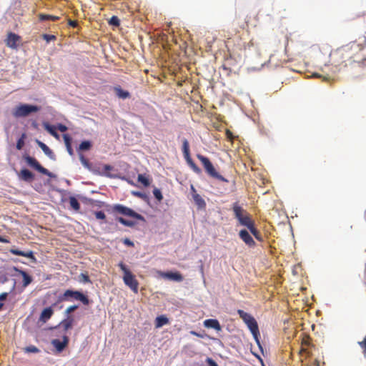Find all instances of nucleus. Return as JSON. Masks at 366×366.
<instances>
[{
  "mask_svg": "<svg viewBox=\"0 0 366 366\" xmlns=\"http://www.w3.org/2000/svg\"><path fill=\"white\" fill-rule=\"evenodd\" d=\"M63 139H64V144H65V146L66 148H67V147L71 146L72 139L68 134H64Z\"/></svg>",
  "mask_w": 366,
  "mask_h": 366,
  "instance_id": "37",
  "label": "nucleus"
},
{
  "mask_svg": "<svg viewBox=\"0 0 366 366\" xmlns=\"http://www.w3.org/2000/svg\"><path fill=\"white\" fill-rule=\"evenodd\" d=\"M42 38L44 39L47 43L50 42L51 41H55L56 39V37L55 35L52 34H42Z\"/></svg>",
  "mask_w": 366,
  "mask_h": 366,
  "instance_id": "36",
  "label": "nucleus"
},
{
  "mask_svg": "<svg viewBox=\"0 0 366 366\" xmlns=\"http://www.w3.org/2000/svg\"><path fill=\"white\" fill-rule=\"evenodd\" d=\"M18 175L20 178H23V169L19 170V172H18Z\"/></svg>",
  "mask_w": 366,
  "mask_h": 366,
  "instance_id": "56",
  "label": "nucleus"
},
{
  "mask_svg": "<svg viewBox=\"0 0 366 366\" xmlns=\"http://www.w3.org/2000/svg\"><path fill=\"white\" fill-rule=\"evenodd\" d=\"M24 159L30 167L36 170L41 174L51 177V172L46 168L43 167L34 157L28 156L25 157Z\"/></svg>",
  "mask_w": 366,
  "mask_h": 366,
  "instance_id": "8",
  "label": "nucleus"
},
{
  "mask_svg": "<svg viewBox=\"0 0 366 366\" xmlns=\"http://www.w3.org/2000/svg\"><path fill=\"white\" fill-rule=\"evenodd\" d=\"M34 174L29 169H24V182H32L34 179Z\"/></svg>",
  "mask_w": 366,
  "mask_h": 366,
  "instance_id": "31",
  "label": "nucleus"
},
{
  "mask_svg": "<svg viewBox=\"0 0 366 366\" xmlns=\"http://www.w3.org/2000/svg\"><path fill=\"white\" fill-rule=\"evenodd\" d=\"M68 24H69V26H71L73 28L76 27L77 25H78L77 21H74V20H71V19L69 20Z\"/></svg>",
  "mask_w": 366,
  "mask_h": 366,
  "instance_id": "51",
  "label": "nucleus"
},
{
  "mask_svg": "<svg viewBox=\"0 0 366 366\" xmlns=\"http://www.w3.org/2000/svg\"><path fill=\"white\" fill-rule=\"evenodd\" d=\"M239 237L249 247H254L256 246L254 240L247 229H241L239 232Z\"/></svg>",
  "mask_w": 366,
  "mask_h": 366,
  "instance_id": "11",
  "label": "nucleus"
},
{
  "mask_svg": "<svg viewBox=\"0 0 366 366\" xmlns=\"http://www.w3.org/2000/svg\"><path fill=\"white\" fill-rule=\"evenodd\" d=\"M347 48L346 52L347 55H345L346 59L349 64L353 62H359L362 59V51L363 50V46L356 42H351L347 45L342 46V49Z\"/></svg>",
  "mask_w": 366,
  "mask_h": 366,
  "instance_id": "1",
  "label": "nucleus"
},
{
  "mask_svg": "<svg viewBox=\"0 0 366 366\" xmlns=\"http://www.w3.org/2000/svg\"><path fill=\"white\" fill-rule=\"evenodd\" d=\"M116 220L120 222L122 224L127 226V227H134L135 224V222L131 220L126 219L122 217H119L116 218Z\"/></svg>",
  "mask_w": 366,
  "mask_h": 366,
  "instance_id": "29",
  "label": "nucleus"
},
{
  "mask_svg": "<svg viewBox=\"0 0 366 366\" xmlns=\"http://www.w3.org/2000/svg\"><path fill=\"white\" fill-rule=\"evenodd\" d=\"M232 210H233L234 217L238 220V222H239L241 220V219H242L244 217V214H247L248 213L241 206H239L237 202H234L233 204Z\"/></svg>",
  "mask_w": 366,
  "mask_h": 366,
  "instance_id": "12",
  "label": "nucleus"
},
{
  "mask_svg": "<svg viewBox=\"0 0 366 366\" xmlns=\"http://www.w3.org/2000/svg\"><path fill=\"white\" fill-rule=\"evenodd\" d=\"M123 243L127 245V246H129V247H134V242L132 241H131L128 238H125L123 239Z\"/></svg>",
  "mask_w": 366,
  "mask_h": 366,
  "instance_id": "48",
  "label": "nucleus"
},
{
  "mask_svg": "<svg viewBox=\"0 0 366 366\" xmlns=\"http://www.w3.org/2000/svg\"><path fill=\"white\" fill-rule=\"evenodd\" d=\"M169 323V319L165 315H160L155 319V327L160 328Z\"/></svg>",
  "mask_w": 366,
  "mask_h": 366,
  "instance_id": "22",
  "label": "nucleus"
},
{
  "mask_svg": "<svg viewBox=\"0 0 366 366\" xmlns=\"http://www.w3.org/2000/svg\"><path fill=\"white\" fill-rule=\"evenodd\" d=\"M2 307H3V304L0 303V310L1 309Z\"/></svg>",
  "mask_w": 366,
  "mask_h": 366,
  "instance_id": "60",
  "label": "nucleus"
},
{
  "mask_svg": "<svg viewBox=\"0 0 366 366\" xmlns=\"http://www.w3.org/2000/svg\"><path fill=\"white\" fill-rule=\"evenodd\" d=\"M359 345L362 348L364 355H366V336L362 341L359 342Z\"/></svg>",
  "mask_w": 366,
  "mask_h": 366,
  "instance_id": "45",
  "label": "nucleus"
},
{
  "mask_svg": "<svg viewBox=\"0 0 366 366\" xmlns=\"http://www.w3.org/2000/svg\"><path fill=\"white\" fill-rule=\"evenodd\" d=\"M7 294L6 293H2L0 295V300H4L6 298Z\"/></svg>",
  "mask_w": 366,
  "mask_h": 366,
  "instance_id": "54",
  "label": "nucleus"
},
{
  "mask_svg": "<svg viewBox=\"0 0 366 366\" xmlns=\"http://www.w3.org/2000/svg\"><path fill=\"white\" fill-rule=\"evenodd\" d=\"M14 115L15 117H22L23 116V104H19L16 111L14 112Z\"/></svg>",
  "mask_w": 366,
  "mask_h": 366,
  "instance_id": "41",
  "label": "nucleus"
},
{
  "mask_svg": "<svg viewBox=\"0 0 366 366\" xmlns=\"http://www.w3.org/2000/svg\"><path fill=\"white\" fill-rule=\"evenodd\" d=\"M137 179L138 182L143 184L145 187L149 186L150 180L145 174H139Z\"/></svg>",
  "mask_w": 366,
  "mask_h": 366,
  "instance_id": "28",
  "label": "nucleus"
},
{
  "mask_svg": "<svg viewBox=\"0 0 366 366\" xmlns=\"http://www.w3.org/2000/svg\"><path fill=\"white\" fill-rule=\"evenodd\" d=\"M74 322V319L73 316L68 315L63 320L60 322L58 326L55 327V330L62 329L64 334H66L67 330L72 328V326Z\"/></svg>",
  "mask_w": 366,
  "mask_h": 366,
  "instance_id": "10",
  "label": "nucleus"
},
{
  "mask_svg": "<svg viewBox=\"0 0 366 366\" xmlns=\"http://www.w3.org/2000/svg\"><path fill=\"white\" fill-rule=\"evenodd\" d=\"M239 224L248 228L251 224L254 223V220L252 219L251 216L247 213L244 215V217L241 219L239 222Z\"/></svg>",
  "mask_w": 366,
  "mask_h": 366,
  "instance_id": "21",
  "label": "nucleus"
},
{
  "mask_svg": "<svg viewBox=\"0 0 366 366\" xmlns=\"http://www.w3.org/2000/svg\"><path fill=\"white\" fill-rule=\"evenodd\" d=\"M19 38L20 37L19 36L13 33H10L6 39L7 46L11 48H15L16 46V42Z\"/></svg>",
  "mask_w": 366,
  "mask_h": 366,
  "instance_id": "18",
  "label": "nucleus"
},
{
  "mask_svg": "<svg viewBox=\"0 0 366 366\" xmlns=\"http://www.w3.org/2000/svg\"><path fill=\"white\" fill-rule=\"evenodd\" d=\"M54 310L51 307L44 308L41 312L39 320L42 322H46L53 315Z\"/></svg>",
  "mask_w": 366,
  "mask_h": 366,
  "instance_id": "14",
  "label": "nucleus"
},
{
  "mask_svg": "<svg viewBox=\"0 0 366 366\" xmlns=\"http://www.w3.org/2000/svg\"><path fill=\"white\" fill-rule=\"evenodd\" d=\"M190 333L193 335H195V336H197V337H201L200 335H199L197 332H194V331H191Z\"/></svg>",
  "mask_w": 366,
  "mask_h": 366,
  "instance_id": "58",
  "label": "nucleus"
},
{
  "mask_svg": "<svg viewBox=\"0 0 366 366\" xmlns=\"http://www.w3.org/2000/svg\"><path fill=\"white\" fill-rule=\"evenodd\" d=\"M118 266L124 272L123 280L124 284L128 286L135 294H137L139 282L135 278V276L122 262H119Z\"/></svg>",
  "mask_w": 366,
  "mask_h": 366,
  "instance_id": "6",
  "label": "nucleus"
},
{
  "mask_svg": "<svg viewBox=\"0 0 366 366\" xmlns=\"http://www.w3.org/2000/svg\"><path fill=\"white\" fill-rule=\"evenodd\" d=\"M69 204L70 206L76 211H78L80 209V204L75 197H70Z\"/></svg>",
  "mask_w": 366,
  "mask_h": 366,
  "instance_id": "32",
  "label": "nucleus"
},
{
  "mask_svg": "<svg viewBox=\"0 0 366 366\" xmlns=\"http://www.w3.org/2000/svg\"><path fill=\"white\" fill-rule=\"evenodd\" d=\"M104 168L105 170H111L112 169V166H110L109 164L104 165Z\"/></svg>",
  "mask_w": 366,
  "mask_h": 366,
  "instance_id": "55",
  "label": "nucleus"
},
{
  "mask_svg": "<svg viewBox=\"0 0 366 366\" xmlns=\"http://www.w3.org/2000/svg\"><path fill=\"white\" fill-rule=\"evenodd\" d=\"M39 19L41 21H49V20L54 21L58 20L59 19V17L56 16L49 15V14H40L39 15Z\"/></svg>",
  "mask_w": 366,
  "mask_h": 366,
  "instance_id": "26",
  "label": "nucleus"
},
{
  "mask_svg": "<svg viewBox=\"0 0 366 366\" xmlns=\"http://www.w3.org/2000/svg\"><path fill=\"white\" fill-rule=\"evenodd\" d=\"M78 300L84 305L89 304V298L82 292L77 290H66L58 297L57 302H71Z\"/></svg>",
  "mask_w": 366,
  "mask_h": 366,
  "instance_id": "2",
  "label": "nucleus"
},
{
  "mask_svg": "<svg viewBox=\"0 0 366 366\" xmlns=\"http://www.w3.org/2000/svg\"><path fill=\"white\" fill-rule=\"evenodd\" d=\"M36 143L46 155H47L51 159H55V155L54 152L47 145L39 140H36Z\"/></svg>",
  "mask_w": 366,
  "mask_h": 366,
  "instance_id": "16",
  "label": "nucleus"
},
{
  "mask_svg": "<svg viewBox=\"0 0 366 366\" xmlns=\"http://www.w3.org/2000/svg\"><path fill=\"white\" fill-rule=\"evenodd\" d=\"M237 313L244 321V322L247 325L257 344L259 345V341L258 339L259 331L256 320L250 314L244 312L242 310H238Z\"/></svg>",
  "mask_w": 366,
  "mask_h": 366,
  "instance_id": "3",
  "label": "nucleus"
},
{
  "mask_svg": "<svg viewBox=\"0 0 366 366\" xmlns=\"http://www.w3.org/2000/svg\"><path fill=\"white\" fill-rule=\"evenodd\" d=\"M78 305H74L67 307L66 310H65L66 317H68V315H71L70 314L75 311L78 308Z\"/></svg>",
  "mask_w": 366,
  "mask_h": 366,
  "instance_id": "40",
  "label": "nucleus"
},
{
  "mask_svg": "<svg viewBox=\"0 0 366 366\" xmlns=\"http://www.w3.org/2000/svg\"><path fill=\"white\" fill-rule=\"evenodd\" d=\"M153 194L159 202H161L163 199V196L162 194L161 191L159 189L154 188V189L153 190Z\"/></svg>",
  "mask_w": 366,
  "mask_h": 366,
  "instance_id": "35",
  "label": "nucleus"
},
{
  "mask_svg": "<svg viewBox=\"0 0 366 366\" xmlns=\"http://www.w3.org/2000/svg\"><path fill=\"white\" fill-rule=\"evenodd\" d=\"M192 198L199 209H204L206 207L205 201L203 199V198L197 193L192 194Z\"/></svg>",
  "mask_w": 366,
  "mask_h": 366,
  "instance_id": "19",
  "label": "nucleus"
},
{
  "mask_svg": "<svg viewBox=\"0 0 366 366\" xmlns=\"http://www.w3.org/2000/svg\"><path fill=\"white\" fill-rule=\"evenodd\" d=\"M0 242L8 243L9 240L4 237L0 236Z\"/></svg>",
  "mask_w": 366,
  "mask_h": 366,
  "instance_id": "53",
  "label": "nucleus"
},
{
  "mask_svg": "<svg viewBox=\"0 0 366 366\" xmlns=\"http://www.w3.org/2000/svg\"><path fill=\"white\" fill-rule=\"evenodd\" d=\"M204 327L207 328H213L217 331H220L222 330L221 325L219 321L216 319H207L204 321Z\"/></svg>",
  "mask_w": 366,
  "mask_h": 366,
  "instance_id": "15",
  "label": "nucleus"
},
{
  "mask_svg": "<svg viewBox=\"0 0 366 366\" xmlns=\"http://www.w3.org/2000/svg\"><path fill=\"white\" fill-rule=\"evenodd\" d=\"M347 48L342 49V46L333 50L330 54V64L336 68L340 66H347L348 61L346 59L345 55H347L346 52Z\"/></svg>",
  "mask_w": 366,
  "mask_h": 366,
  "instance_id": "4",
  "label": "nucleus"
},
{
  "mask_svg": "<svg viewBox=\"0 0 366 366\" xmlns=\"http://www.w3.org/2000/svg\"><path fill=\"white\" fill-rule=\"evenodd\" d=\"M161 276L164 278H167L177 282H182L183 280V276L178 272H161Z\"/></svg>",
  "mask_w": 366,
  "mask_h": 366,
  "instance_id": "13",
  "label": "nucleus"
},
{
  "mask_svg": "<svg viewBox=\"0 0 366 366\" xmlns=\"http://www.w3.org/2000/svg\"><path fill=\"white\" fill-rule=\"evenodd\" d=\"M79 280H80V282H84V283L91 282L90 278L88 276V274H84V273L80 274V275H79Z\"/></svg>",
  "mask_w": 366,
  "mask_h": 366,
  "instance_id": "39",
  "label": "nucleus"
},
{
  "mask_svg": "<svg viewBox=\"0 0 366 366\" xmlns=\"http://www.w3.org/2000/svg\"><path fill=\"white\" fill-rule=\"evenodd\" d=\"M197 157L202 162L206 173L209 177L223 182H228V180L226 178H224L223 176H222L217 172L216 169L214 168L209 158L200 154H197Z\"/></svg>",
  "mask_w": 366,
  "mask_h": 366,
  "instance_id": "5",
  "label": "nucleus"
},
{
  "mask_svg": "<svg viewBox=\"0 0 366 366\" xmlns=\"http://www.w3.org/2000/svg\"><path fill=\"white\" fill-rule=\"evenodd\" d=\"M10 252L14 254H16V255H19V256H23V251L21 250H19V249H11Z\"/></svg>",
  "mask_w": 366,
  "mask_h": 366,
  "instance_id": "50",
  "label": "nucleus"
},
{
  "mask_svg": "<svg viewBox=\"0 0 366 366\" xmlns=\"http://www.w3.org/2000/svg\"><path fill=\"white\" fill-rule=\"evenodd\" d=\"M92 147L90 141H83L79 146L78 151H87L89 150Z\"/></svg>",
  "mask_w": 366,
  "mask_h": 366,
  "instance_id": "27",
  "label": "nucleus"
},
{
  "mask_svg": "<svg viewBox=\"0 0 366 366\" xmlns=\"http://www.w3.org/2000/svg\"><path fill=\"white\" fill-rule=\"evenodd\" d=\"M185 159L194 172L197 174L202 173L201 169L194 162L190 156H189V157H185Z\"/></svg>",
  "mask_w": 366,
  "mask_h": 366,
  "instance_id": "25",
  "label": "nucleus"
},
{
  "mask_svg": "<svg viewBox=\"0 0 366 366\" xmlns=\"http://www.w3.org/2000/svg\"><path fill=\"white\" fill-rule=\"evenodd\" d=\"M57 129L61 132H64L67 130V127L66 126H65L64 124H59L57 125Z\"/></svg>",
  "mask_w": 366,
  "mask_h": 366,
  "instance_id": "49",
  "label": "nucleus"
},
{
  "mask_svg": "<svg viewBox=\"0 0 366 366\" xmlns=\"http://www.w3.org/2000/svg\"><path fill=\"white\" fill-rule=\"evenodd\" d=\"M79 159L81 162V164L86 168H89L90 167V164H89V162L87 159H86L84 157V156L81 154H79Z\"/></svg>",
  "mask_w": 366,
  "mask_h": 366,
  "instance_id": "38",
  "label": "nucleus"
},
{
  "mask_svg": "<svg viewBox=\"0 0 366 366\" xmlns=\"http://www.w3.org/2000/svg\"><path fill=\"white\" fill-rule=\"evenodd\" d=\"M24 351L26 352L36 353L39 352V349L36 346H28L24 348Z\"/></svg>",
  "mask_w": 366,
  "mask_h": 366,
  "instance_id": "42",
  "label": "nucleus"
},
{
  "mask_svg": "<svg viewBox=\"0 0 366 366\" xmlns=\"http://www.w3.org/2000/svg\"><path fill=\"white\" fill-rule=\"evenodd\" d=\"M109 24L110 25H113L115 26H119L120 24L119 19L117 16H113L109 21Z\"/></svg>",
  "mask_w": 366,
  "mask_h": 366,
  "instance_id": "34",
  "label": "nucleus"
},
{
  "mask_svg": "<svg viewBox=\"0 0 366 366\" xmlns=\"http://www.w3.org/2000/svg\"><path fill=\"white\" fill-rule=\"evenodd\" d=\"M41 106L24 104V117L28 116L31 113L38 112L41 109Z\"/></svg>",
  "mask_w": 366,
  "mask_h": 366,
  "instance_id": "17",
  "label": "nucleus"
},
{
  "mask_svg": "<svg viewBox=\"0 0 366 366\" xmlns=\"http://www.w3.org/2000/svg\"><path fill=\"white\" fill-rule=\"evenodd\" d=\"M182 152H183L184 158L185 157H189V156H190L189 144V142H188V141L187 139H184L183 140Z\"/></svg>",
  "mask_w": 366,
  "mask_h": 366,
  "instance_id": "30",
  "label": "nucleus"
},
{
  "mask_svg": "<svg viewBox=\"0 0 366 366\" xmlns=\"http://www.w3.org/2000/svg\"><path fill=\"white\" fill-rule=\"evenodd\" d=\"M69 342V337L66 334H63L62 335V341H60L58 339H54L51 340V345L55 347L56 350L58 352H62L64 348L68 345Z\"/></svg>",
  "mask_w": 366,
  "mask_h": 366,
  "instance_id": "9",
  "label": "nucleus"
},
{
  "mask_svg": "<svg viewBox=\"0 0 366 366\" xmlns=\"http://www.w3.org/2000/svg\"><path fill=\"white\" fill-rule=\"evenodd\" d=\"M247 229L249 230L251 234L255 237L256 239H257L259 242L263 241L262 236L260 232L255 227L254 223L253 224H251Z\"/></svg>",
  "mask_w": 366,
  "mask_h": 366,
  "instance_id": "20",
  "label": "nucleus"
},
{
  "mask_svg": "<svg viewBox=\"0 0 366 366\" xmlns=\"http://www.w3.org/2000/svg\"><path fill=\"white\" fill-rule=\"evenodd\" d=\"M16 147L18 149H21V148H23V134L19 138Z\"/></svg>",
  "mask_w": 366,
  "mask_h": 366,
  "instance_id": "46",
  "label": "nucleus"
},
{
  "mask_svg": "<svg viewBox=\"0 0 366 366\" xmlns=\"http://www.w3.org/2000/svg\"><path fill=\"white\" fill-rule=\"evenodd\" d=\"M43 127L44 128L51 134L52 135L54 138L56 139H59V134L56 132V128L52 126V125H50L49 123L47 122H44L43 123Z\"/></svg>",
  "mask_w": 366,
  "mask_h": 366,
  "instance_id": "23",
  "label": "nucleus"
},
{
  "mask_svg": "<svg viewBox=\"0 0 366 366\" xmlns=\"http://www.w3.org/2000/svg\"><path fill=\"white\" fill-rule=\"evenodd\" d=\"M192 194L197 193V191L193 185H191Z\"/></svg>",
  "mask_w": 366,
  "mask_h": 366,
  "instance_id": "57",
  "label": "nucleus"
},
{
  "mask_svg": "<svg viewBox=\"0 0 366 366\" xmlns=\"http://www.w3.org/2000/svg\"><path fill=\"white\" fill-rule=\"evenodd\" d=\"M94 215H95L96 218L98 219L104 220L106 218V215H105L104 212L102 211L95 212Z\"/></svg>",
  "mask_w": 366,
  "mask_h": 366,
  "instance_id": "43",
  "label": "nucleus"
},
{
  "mask_svg": "<svg viewBox=\"0 0 366 366\" xmlns=\"http://www.w3.org/2000/svg\"><path fill=\"white\" fill-rule=\"evenodd\" d=\"M24 257H26L29 259L30 264H35L36 263V259L34 257L33 252L31 251L24 252Z\"/></svg>",
  "mask_w": 366,
  "mask_h": 366,
  "instance_id": "33",
  "label": "nucleus"
},
{
  "mask_svg": "<svg viewBox=\"0 0 366 366\" xmlns=\"http://www.w3.org/2000/svg\"><path fill=\"white\" fill-rule=\"evenodd\" d=\"M206 362L209 366H218L217 362L210 357H207L206 360Z\"/></svg>",
  "mask_w": 366,
  "mask_h": 366,
  "instance_id": "47",
  "label": "nucleus"
},
{
  "mask_svg": "<svg viewBox=\"0 0 366 366\" xmlns=\"http://www.w3.org/2000/svg\"><path fill=\"white\" fill-rule=\"evenodd\" d=\"M136 194H137L138 197H140V196L142 195L139 192H137Z\"/></svg>",
  "mask_w": 366,
  "mask_h": 366,
  "instance_id": "59",
  "label": "nucleus"
},
{
  "mask_svg": "<svg viewBox=\"0 0 366 366\" xmlns=\"http://www.w3.org/2000/svg\"><path fill=\"white\" fill-rule=\"evenodd\" d=\"M111 211L114 214H119L123 216L130 217L138 220H144L142 215L138 214L131 208L120 204H114L111 208Z\"/></svg>",
  "mask_w": 366,
  "mask_h": 366,
  "instance_id": "7",
  "label": "nucleus"
},
{
  "mask_svg": "<svg viewBox=\"0 0 366 366\" xmlns=\"http://www.w3.org/2000/svg\"><path fill=\"white\" fill-rule=\"evenodd\" d=\"M66 150H67L68 153L69 154V155H71V156L74 155V150H73L71 146L67 147Z\"/></svg>",
  "mask_w": 366,
  "mask_h": 366,
  "instance_id": "52",
  "label": "nucleus"
},
{
  "mask_svg": "<svg viewBox=\"0 0 366 366\" xmlns=\"http://www.w3.org/2000/svg\"><path fill=\"white\" fill-rule=\"evenodd\" d=\"M32 282V278L30 275L24 272V287L29 285Z\"/></svg>",
  "mask_w": 366,
  "mask_h": 366,
  "instance_id": "44",
  "label": "nucleus"
},
{
  "mask_svg": "<svg viewBox=\"0 0 366 366\" xmlns=\"http://www.w3.org/2000/svg\"><path fill=\"white\" fill-rule=\"evenodd\" d=\"M114 92L117 96L121 99H127L130 97V94L127 91L123 90L120 86L114 87Z\"/></svg>",
  "mask_w": 366,
  "mask_h": 366,
  "instance_id": "24",
  "label": "nucleus"
}]
</instances>
